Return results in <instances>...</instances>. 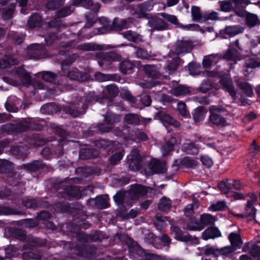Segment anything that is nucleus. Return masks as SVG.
Wrapping results in <instances>:
<instances>
[{
	"label": "nucleus",
	"mask_w": 260,
	"mask_h": 260,
	"mask_svg": "<svg viewBox=\"0 0 260 260\" xmlns=\"http://www.w3.org/2000/svg\"><path fill=\"white\" fill-rule=\"evenodd\" d=\"M132 20L131 18L121 20L115 18L111 25L106 18L101 17L99 18V22L102 26L98 28V32L100 34H103L109 32L112 30L120 31L123 29L127 28L130 27L131 23H132Z\"/></svg>",
	"instance_id": "obj_1"
},
{
	"label": "nucleus",
	"mask_w": 260,
	"mask_h": 260,
	"mask_svg": "<svg viewBox=\"0 0 260 260\" xmlns=\"http://www.w3.org/2000/svg\"><path fill=\"white\" fill-rule=\"evenodd\" d=\"M209 110L210 113L209 121L213 125L218 127H224L228 125L226 118L220 114L221 112L224 111L223 108L212 106L209 108Z\"/></svg>",
	"instance_id": "obj_2"
},
{
	"label": "nucleus",
	"mask_w": 260,
	"mask_h": 260,
	"mask_svg": "<svg viewBox=\"0 0 260 260\" xmlns=\"http://www.w3.org/2000/svg\"><path fill=\"white\" fill-rule=\"evenodd\" d=\"M247 196H248L249 199L247 201L243 212L246 218L254 219L256 210L253 206V205L256 202L257 198L256 195L253 192L247 193Z\"/></svg>",
	"instance_id": "obj_3"
},
{
	"label": "nucleus",
	"mask_w": 260,
	"mask_h": 260,
	"mask_svg": "<svg viewBox=\"0 0 260 260\" xmlns=\"http://www.w3.org/2000/svg\"><path fill=\"white\" fill-rule=\"evenodd\" d=\"M141 156L137 149L132 150L127 157V162L128 164L129 168L133 171L139 170L141 166Z\"/></svg>",
	"instance_id": "obj_4"
},
{
	"label": "nucleus",
	"mask_w": 260,
	"mask_h": 260,
	"mask_svg": "<svg viewBox=\"0 0 260 260\" xmlns=\"http://www.w3.org/2000/svg\"><path fill=\"white\" fill-rule=\"evenodd\" d=\"M148 187L141 184L132 185L128 192V197L132 200L139 199L148 193Z\"/></svg>",
	"instance_id": "obj_5"
},
{
	"label": "nucleus",
	"mask_w": 260,
	"mask_h": 260,
	"mask_svg": "<svg viewBox=\"0 0 260 260\" xmlns=\"http://www.w3.org/2000/svg\"><path fill=\"white\" fill-rule=\"evenodd\" d=\"M164 164L158 160L152 159L145 169L146 175L149 176L164 171Z\"/></svg>",
	"instance_id": "obj_6"
},
{
	"label": "nucleus",
	"mask_w": 260,
	"mask_h": 260,
	"mask_svg": "<svg viewBox=\"0 0 260 260\" xmlns=\"http://www.w3.org/2000/svg\"><path fill=\"white\" fill-rule=\"evenodd\" d=\"M44 52V46L42 44H36L28 47L26 53L28 58L38 59L43 57Z\"/></svg>",
	"instance_id": "obj_7"
},
{
	"label": "nucleus",
	"mask_w": 260,
	"mask_h": 260,
	"mask_svg": "<svg viewBox=\"0 0 260 260\" xmlns=\"http://www.w3.org/2000/svg\"><path fill=\"white\" fill-rule=\"evenodd\" d=\"M219 82L222 86V88L228 92L233 99L235 101L237 98V91L235 88L232 79L229 76H226L221 77Z\"/></svg>",
	"instance_id": "obj_8"
},
{
	"label": "nucleus",
	"mask_w": 260,
	"mask_h": 260,
	"mask_svg": "<svg viewBox=\"0 0 260 260\" xmlns=\"http://www.w3.org/2000/svg\"><path fill=\"white\" fill-rule=\"evenodd\" d=\"M153 5V0H149L139 4L135 11L137 17L139 18H147V14L146 12L151 10Z\"/></svg>",
	"instance_id": "obj_9"
},
{
	"label": "nucleus",
	"mask_w": 260,
	"mask_h": 260,
	"mask_svg": "<svg viewBox=\"0 0 260 260\" xmlns=\"http://www.w3.org/2000/svg\"><path fill=\"white\" fill-rule=\"evenodd\" d=\"M216 220L215 216L208 213L203 214L200 216V223L196 224L194 229L203 230L205 226L213 224Z\"/></svg>",
	"instance_id": "obj_10"
},
{
	"label": "nucleus",
	"mask_w": 260,
	"mask_h": 260,
	"mask_svg": "<svg viewBox=\"0 0 260 260\" xmlns=\"http://www.w3.org/2000/svg\"><path fill=\"white\" fill-rule=\"evenodd\" d=\"M192 47V42L190 41H178L175 46V52L177 54L187 53L191 50Z\"/></svg>",
	"instance_id": "obj_11"
},
{
	"label": "nucleus",
	"mask_w": 260,
	"mask_h": 260,
	"mask_svg": "<svg viewBox=\"0 0 260 260\" xmlns=\"http://www.w3.org/2000/svg\"><path fill=\"white\" fill-rule=\"evenodd\" d=\"M62 197L71 200L72 198L80 199L82 193L77 186H68L62 193Z\"/></svg>",
	"instance_id": "obj_12"
},
{
	"label": "nucleus",
	"mask_w": 260,
	"mask_h": 260,
	"mask_svg": "<svg viewBox=\"0 0 260 260\" xmlns=\"http://www.w3.org/2000/svg\"><path fill=\"white\" fill-rule=\"evenodd\" d=\"M238 88L247 96L251 97L253 95V91L252 85L249 83L241 81L239 79L235 80Z\"/></svg>",
	"instance_id": "obj_13"
},
{
	"label": "nucleus",
	"mask_w": 260,
	"mask_h": 260,
	"mask_svg": "<svg viewBox=\"0 0 260 260\" xmlns=\"http://www.w3.org/2000/svg\"><path fill=\"white\" fill-rule=\"evenodd\" d=\"M72 5L76 6H83L86 8L92 7V10L97 12L100 8V4H93L91 0H72Z\"/></svg>",
	"instance_id": "obj_14"
},
{
	"label": "nucleus",
	"mask_w": 260,
	"mask_h": 260,
	"mask_svg": "<svg viewBox=\"0 0 260 260\" xmlns=\"http://www.w3.org/2000/svg\"><path fill=\"white\" fill-rule=\"evenodd\" d=\"M223 58L229 61H233L234 63H236L238 60L241 59V57L238 50L229 48L227 51L223 54Z\"/></svg>",
	"instance_id": "obj_15"
},
{
	"label": "nucleus",
	"mask_w": 260,
	"mask_h": 260,
	"mask_svg": "<svg viewBox=\"0 0 260 260\" xmlns=\"http://www.w3.org/2000/svg\"><path fill=\"white\" fill-rule=\"evenodd\" d=\"M65 62L62 63V70L64 74H67V76L70 78L71 80L82 81L83 80V77L82 76V73L79 72V71L76 69H73L70 70L69 72L68 70L65 68Z\"/></svg>",
	"instance_id": "obj_16"
},
{
	"label": "nucleus",
	"mask_w": 260,
	"mask_h": 260,
	"mask_svg": "<svg viewBox=\"0 0 260 260\" xmlns=\"http://www.w3.org/2000/svg\"><path fill=\"white\" fill-rule=\"evenodd\" d=\"M220 236V231L215 227L209 228L205 230L202 234V238L205 240L209 239H214Z\"/></svg>",
	"instance_id": "obj_17"
},
{
	"label": "nucleus",
	"mask_w": 260,
	"mask_h": 260,
	"mask_svg": "<svg viewBox=\"0 0 260 260\" xmlns=\"http://www.w3.org/2000/svg\"><path fill=\"white\" fill-rule=\"evenodd\" d=\"M228 239L231 243V246L235 249L240 248L242 244V240L241 235L236 233H231L228 237Z\"/></svg>",
	"instance_id": "obj_18"
},
{
	"label": "nucleus",
	"mask_w": 260,
	"mask_h": 260,
	"mask_svg": "<svg viewBox=\"0 0 260 260\" xmlns=\"http://www.w3.org/2000/svg\"><path fill=\"white\" fill-rule=\"evenodd\" d=\"M150 26L157 30H162L168 27V24L160 18H156L150 21Z\"/></svg>",
	"instance_id": "obj_19"
},
{
	"label": "nucleus",
	"mask_w": 260,
	"mask_h": 260,
	"mask_svg": "<svg viewBox=\"0 0 260 260\" xmlns=\"http://www.w3.org/2000/svg\"><path fill=\"white\" fill-rule=\"evenodd\" d=\"M244 29L239 25L228 26L224 29V33L230 37L242 33Z\"/></svg>",
	"instance_id": "obj_20"
},
{
	"label": "nucleus",
	"mask_w": 260,
	"mask_h": 260,
	"mask_svg": "<svg viewBox=\"0 0 260 260\" xmlns=\"http://www.w3.org/2000/svg\"><path fill=\"white\" fill-rule=\"evenodd\" d=\"M19 60L14 56L7 57L6 58L0 59V68L4 69L10 66L18 64Z\"/></svg>",
	"instance_id": "obj_21"
},
{
	"label": "nucleus",
	"mask_w": 260,
	"mask_h": 260,
	"mask_svg": "<svg viewBox=\"0 0 260 260\" xmlns=\"http://www.w3.org/2000/svg\"><path fill=\"white\" fill-rule=\"evenodd\" d=\"M124 120L128 124L137 125L140 123V117L137 114L128 113L125 115Z\"/></svg>",
	"instance_id": "obj_22"
},
{
	"label": "nucleus",
	"mask_w": 260,
	"mask_h": 260,
	"mask_svg": "<svg viewBox=\"0 0 260 260\" xmlns=\"http://www.w3.org/2000/svg\"><path fill=\"white\" fill-rule=\"evenodd\" d=\"M171 231L175 235V238L179 240L186 241L189 240V236L188 235H184L182 230L176 226H172Z\"/></svg>",
	"instance_id": "obj_23"
},
{
	"label": "nucleus",
	"mask_w": 260,
	"mask_h": 260,
	"mask_svg": "<svg viewBox=\"0 0 260 260\" xmlns=\"http://www.w3.org/2000/svg\"><path fill=\"white\" fill-rule=\"evenodd\" d=\"M44 165L41 161L35 160L31 163L24 164L23 167L30 172H36L44 168Z\"/></svg>",
	"instance_id": "obj_24"
},
{
	"label": "nucleus",
	"mask_w": 260,
	"mask_h": 260,
	"mask_svg": "<svg viewBox=\"0 0 260 260\" xmlns=\"http://www.w3.org/2000/svg\"><path fill=\"white\" fill-rule=\"evenodd\" d=\"M188 88L183 85H179L176 87L171 89L170 92L176 96L184 95L189 92Z\"/></svg>",
	"instance_id": "obj_25"
},
{
	"label": "nucleus",
	"mask_w": 260,
	"mask_h": 260,
	"mask_svg": "<svg viewBox=\"0 0 260 260\" xmlns=\"http://www.w3.org/2000/svg\"><path fill=\"white\" fill-rule=\"evenodd\" d=\"M181 60L179 57H175L172 59L168 65L166 67V72L171 74L174 72L181 63Z\"/></svg>",
	"instance_id": "obj_26"
},
{
	"label": "nucleus",
	"mask_w": 260,
	"mask_h": 260,
	"mask_svg": "<svg viewBox=\"0 0 260 260\" xmlns=\"http://www.w3.org/2000/svg\"><path fill=\"white\" fill-rule=\"evenodd\" d=\"M244 67L246 69L260 67V60L252 57H248L245 60Z\"/></svg>",
	"instance_id": "obj_27"
},
{
	"label": "nucleus",
	"mask_w": 260,
	"mask_h": 260,
	"mask_svg": "<svg viewBox=\"0 0 260 260\" xmlns=\"http://www.w3.org/2000/svg\"><path fill=\"white\" fill-rule=\"evenodd\" d=\"M192 20L194 21L201 22L203 20V14L201 12L200 8L197 6H192L191 8Z\"/></svg>",
	"instance_id": "obj_28"
},
{
	"label": "nucleus",
	"mask_w": 260,
	"mask_h": 260,
	"mask_svg": "<svg viewBox=\"0 0 260 260\" xmlns=\"http://www.w3.org/2000/svg\"><path fill=\"white\" fill-rule=\"evenodd\" d=\"M105 59L99 62L100 66L103 67L106 63V60L108 61H119L120 59V56L113 52H108L104 55Z\"/></svg>",
	"instance_id": "obj_29"
},
{
	"label": "nucleus",
	"mask_w": 260,
	"mask_h": 260,
	"mask_svg": "<svg viewBox=\"0 0 260 260\" xmlns=\"http://www.w3.org/2000/svg\"><path fill=\"white\" fill-rule=\"evenodd\" d=\"M143 70L148 76L152 78L157 77L159 75L155 66L145 65L143 67Z\"/></svg>",
	"instance_id": "obj_30"
},
{
	"label": "nucleus",
	"mask_w": 260,
	"mask_h": 260,
	"mask_svg": "<svg viewBox=\"0 0 260 260\" xmlns=\"http://www.w3.org/2000/svg\"><path fill=\"white\" fill-rule=\"evenodd\" d=\"M164 124L167 126V125H171L175 127L180 126V123L169 115L165 114L161 118Z\"/></svg>",
	"instance_id": "obj_31"
},
{
	"label": "nucleus",
	"mask_w": 260,
	"mask_h": 260,
	"mask_svg": "<svg viewBox=\"0 0 260 260\" xmlns=\"http://www.w3.org/2000/svg\"><path fill=\"white\" fill-rule=\"evenodd\" d=\"M0 214L5 215H19L23 212L7 206H0Z\"/></svg>",
	"instance_id": "obj_32"
},
{
	"label": "nucleus",
	"mask_w": 260,
	"mask_h": 260,
	"mask_svg": "<svg viewBox=\"0 0 260 260\" xmlns=\"http://www.w3.org/2000/svg\"><path fill=\"white\" fill-rule=\"evenodd\" d=\"M183 150L187 153L196 154L199 152L198 147L192 142H186L183 144Z\"/></svg>",
	"instance_id": "obj_33"
},
{
	"label": "nucleus",
	"mask_w": 260,
	"mask_h": 260,
	"mask_svg": "<svg viewBox=\"0 0 260 260\" xmlns=\"http://www.w3.org/2000/svg\"><path fill=\"white\" fill-rule=\"evenodd\" d=\"M123 36L128 41L136 42L141 40L140 35L132 30L126 31L122 34Z\"/></svg>",
	"instance_id": "obj_34"
},
{
	"label": "nucleus",
	"mask_w": 260,
	"mask_h": 260,
	"mask_svg": "<svg viewBox=\"0 0 260 260\" xmlns=\"http://www.w3.org/2000/svg\"><path fill=\"white\" fill-rule=\"evenodd\" d=\"M42 21V18L38 14L32 15L28 21L29 26L34 28L39 26Z\"/></svg>",
	"instance_id": "obj_35"
},
{
	"label": "nucleus",
	"mask_w": 260,
	"mask_h": 260,
	"mask_svg": "<svg viewBox=\"0 0 260 260\" xmlns=\"http://www.w3.org/2000/svg\"><path fill=\"white\" fill-rule=\"evenodd\" d=\"M95 145L99 148H103L109 150L113 145V142L106 140H100L95 141Z\"/></svg>",
	"instance_id": "obj_36"
},
{
	"label": "nucleus",
	"mask_w": 260,
	"mask_h": 260,
	"mask_svg": "<svg viewBox=\"0 0 260 260\" xmlns=\"http://www.w3.org/2000/svg\"><path fill=\"white\" fill-rule=\"evenodd\" d=\"M166 217H162L159 214L155 215L154 224L157 229L161 230L166 226Z\"/></svg>",
	"instance_id": "obj_37"
},
{
	"label": "nucleus",
	"mask_w": 260,
	"mask_h": 260,
	"mask_svg": "<svg viewBox=\"0 0 260 260\" xmlns=\"http://www.w3.org/2000/svg\"><path fill=\"white\" fill-rule=\"evenodd\" d=\"M13 169V164L8 160H0V172L6 173Z\"/></svg>",
	"instance_id": "obj_38"
},
{
	"label": "nucleus",
	"mask_w": 260,
	"mask_h": 260,
	"mask_svg": "<svg viewBox=\"0 0 260 260\" xmlns=\"http://www.w3.org/2000/svg\"><path fill=\"white\" fill-rule=\"evenodd\" d=\"M205 111L203 108L198 107L194 112L193 117L196 122L202 120L205 116Z\"/></svg>",
	"instance_id": "obj_39"
},
{
	"label": "nucleus",
	"mask_w": 260,
	"mask_h": 260,
	"mask_svg": "<svg viewBox=\"0 0 260 260\" xmlns=\"http://www.w3.org/2000/svg\"><path fill=\"white\" fill-rule=\"evenodd\" d=\"M12 153L21 157H25L27 155V149L22 146H15L11 148Z\"/></svg>",
	"instance_id": "obj_40"
},
{
	"label": "nucleus",
	"mask_w": 260,
	"mask_h": 260,
	"mask_svg": "<svg viewBox=\"0 0 260 260\" xmlns=\"http://www.w3.org/2000/svg\"><path fill=\"white\" fill-rule=\"evenodd\" d=\"M64 0H49L46 7L49 10H55L63 5Z\"/></svg>",
	"instance_id": "obj_41"
},
{
	"label": "nucleus",
	"mask_w": 260,
	"mask_h": 260,
	"mask_svg": "<svg viewBox=\"0 0 260 260\" xmlns=\"http://www.w3.org/2000/svg\"><path fill=\"white\" fill-rule=\"evenodd\" d=\"M219 190L224 194L229 193L232 190L231 184L228 180H223L218 185Z\"/></svg>",
	"instance_id": "obj_42"
},
{
	"label": "nucleus",
	"mask_w": 260,
	"mask_h": 260,
	"mask_svg": "<svg viewBox=\"0 0 260 260\" xmlns=\"http://www.w3.org/2000/svg\"><path fill=\"white\" fill-rule=\"evenodd\" d=\"M246 22L247 26L252 27L258 23V19L256 15L248 14L246 17Z\"/></svg>",
	"instance_id": "obj_43"
},
{
	"label": "nucleus",
	"mask_w": 260,
	"mask_h": 260,
	"mask_svg": "<svg viewBox=\"0 0 260 260\" xmlns=\"http://www.w3.org/2000/svg\"><path fill=\"white\" fill-rule=\"evenodd\" d=\"M171 207V201L170 200L164 197L162 198L159 203L158 209L162 211H166L169 210Z\"/></svg>",
	"instance_id": "obj_44"
},
{
	"label": "nucleus",
	"mask_w": 260,
	"mask_h": 260,
	"mask_svg": "<svg viewBox=\"0 0 260 260\" xmlns=\"http://www.w3.org/2000/svg\"><path fill=\"white\" fill-rule=\"evenodd\" d=\"M181 165L187 168H193L197 165L198 162L194 159L186 157L181 159Z\"/></svg>",
	"instance_id": "obj_45"
},
{
	"label": "nucleus",
	"mask_w": 260,
	"mask_h": 260,
	"mask_svg": "<svg viewBox=\"0 0 260 260\" xmlns=\"http://www.w3.org/2000/svg\"><path fill=\"white\" fill-rule=\"evenodd\" d=\"M96 205L101 209H105L108 207V199L107 197H99L95 200Z\"/></svg>",
	"instance_id": "obj_46"
},
{
	"label": "nucleus",
	"mask_w": 260,
	"mask_h": 260,
	"mask_svg": "<svg viewBox=\"0 0 260 260\" xmlns=\"http://www.w3.org/2000/svg\"><path fill=\"white\" fill-rule=\"evenodd\" d=\"M22 204L25 207L28 208H35L38 207L39 205V203L37 200L28 198L24 199L22 201Z\"/></svg>",
	"instance_id": "obj_47"
},
{
	"label": "nucleus",
	"mask_w": 260,
	"mask_h": 260,
	"mask_svg": "<svg viewBox=\"0 0 260 260\" xmlns=\"http://www.w3.org/2000/svg\"><path fill=\"white\" fill-rule=\"evenodd\" d=\"M123 156V150L115 153L109 158L110 162L112 165H116L119 162Z\"/></svg>",
	"instance_id": "obj_48"
},
{
	"label": "nucleus",
	"mask_w": 260,
	"mask_h": 260,
	"mask_svg": "<svg viewBox=\"0 0 260 260\" xmlns=\"http://www.w3.org/2000/svg\"><path fill=\"white\" fill-rule=\"evenodd\" d=\"M226 207V203L224 201H218L215 204H212L209 209L212 211H221L224 210Z\"/></svg>",
	"instance_id": "obj_49"
},
{
	"label": "nucleus",
	"mask_w": 260,
	"mask_h": 260,
	"mask_svg": "<svg viewBox=\"0 0 260 260\" xmlns=\"http://www.w3.org/2000/svg\"><path fill=\"white\" fill-rule=\"evenodd\" d=\"M159 15L164 19L174 25H179L177 17L174 15H170L166 13H161Z\"/></svg>",
	"instance_id": "obj_50"
},
{
	"label": "nucleus",
	"mask_w": 260,
	"mask_h": 260,
	"mask_svg": "<svg viewBox=\"0 0 260 260\" xmlns=\"http://www.w3.org/2000/svg\"><path fill=\"white\" fill-rule=\"evenodd\" d=\"M211 20H219L218 14L217 12L212 11L209 13H203V21Z\"/></svg>",
	"instance_id": "obj_51"
},
{
	"label": "nucleus",
	"mask_w": 260,
	"mask_h": 260,
	"mask_svg": "<svg viewBox=\"0 0 260 260\" xmlns=\"http://www.w3.org/2000/svg\"><path fill=\"white\" fill-rule=\"evenodd\" d=\"M136 51L135 53L138 58L141 59H148L150 57V54L147 51L144 50L140 47H135Z\"/></svg>",
	"instance_id": "obj_52"
},
{
	"label": "nucleus",
	"mask_w": 260,
	"mask_h": 260,
	"mask_svg": "<svg viewBox=\"0 0 260 260\" xmlns=\"http://www.w3.org/2000/svg\"><path fill=\"white\" fill-rule=\"evenodd\" d=\"M121 117L119 115L114 114H111L106 115L105 117V121L108 122V124L112 126V124L114 123L119 122L120 120Z\"/></svg>",
	"instance_id": "obj_53"
},
{
	"label": "nucleus",
	"mask_w": 260,
	"mask_h": 260,
	"mask_svg": "<svg viewBox=\"0 0 260 260\" xmlns=\"http://www.w3.org/2000/svg\"><path fill=\"white\" fill-rule=\"evenodd\" d=\"M220 10L223 12L231 11L233 8V6L230 1H223L219 2Z\"/></svg>",
	"instance_id": "obj_54"
},
{
	"label": "nucleus",
	"mask_w": 260,
	"mask_h": 260,
	"mask_svg": "<svg viewBox=\"0 0 260 260\" xmlns=\"http://www.w3.org/2000/svg\"><path fill=\"white\" fill-rule=\"evenodd\" d=\"M125 192L119 191L114 196V200L118 205H122L125 202Z\"/></svg>",
	"instance_id": "obj_55"
},
{
	"label": "nucleus",
	"mask_w": 260,
	"mask_h": 260,
	"mask_svg": "<svg viewBox=\"0 0 260 260\" xmlns=\"http://www.w3.org/2000/svg\"><path fill=\"white\" fill-rule=\"evenodd\" d=\"M42 78L43 80L49 82H53L56 75L50 72H45L41 74Z\"/></svg>",
	"instance_id": "obj_56"
},
{
	"label": "nucleus",
	"mask_w": 260,
	"mask_h": 260,
	"mask_svg": "<svg viewBox=\"0 0 260 260\" xmlns=\"http://www.w3.org/2000/svg\"><path fill=\"white\" fill-rule=\"evenodd\" d=\"M177 109L181 116L183 117H187L189 115V112L186 109V105L184 103H179L177 105Z\"/></svg>",
	"instance_id": "obj_57"
},
{
	"label": "nucleus",
	"mask_w": 260,
	"mask_h": 260,
	"mask_svg": "<svg viewBox=\"0 0 260 260\" xmlns=\"http://www.w3.org/2000/svg\"><path fill=\"white\" fill-rule=\"evenodd\" d=\"M249 153L256 155L260 152V146L258 145L256 141L254 140L252 141L249 148Z\"/></svg>",
	"instance_id": "obj_58"
},
{
	"label": "nucleus",
	"mask_w": 260,
	"mask_h": 260,
	"mask_svg": "<svg viewBox=\"0 0 260 260\" xmlns=\"http://www.w3.org/2000/svg\"><path fill=\"white\" fill-rule=\"evenodd\" d=\"M200 66L192 63L189 65V71L190 75L193 76L199 75L200 74Z\"/></svg>",
	"instance_id": "obj_59"
},
{
	"label": "nucleus",
	"mask_w": 260,
	"mask_h": 260,
	"mask_svg": "<svg viewBox=\"0 0 260 260\" xmlns=\"http://www.w3.org/2000/svg\"><path fill=\"white\" fill-rule=\"evenodd\" d=\"M91 150L90 149L82 150L80 152V157L82 159H86L92 158L93 156H98V153L96 152V154L92 155L91 154Z\"/></svg>",
	"instance_id": "obj_60"
},
{
	"label": "nucleus",
	"mask_w": 260,
	"mask_h": 260,
	"mask_svg": "<svg viewBox=\"0 0 260 260\" xmlns=\"http://www.w3.org/2000/svg\"><path fill=\"white\" fill-rule=\"evenodd\" d=\"M17 74L22 81L28 82L30 80V75L23 69H20Z\"/></svg>",
	"instance_id": "obj_61"
},
{
	"label": "nucleus",
	"mask_w": 260,
	"mask_h": 260,
	"mask_svg": "<svg viewBox=\"0 0 260 260\" xmlns=\"http://www.w3.org/2000/svg\"><path fill=\"white\" fill-rule=\"evenodd\" d=\"M13 12L14 10L12 8L4 9L2 12L3 18L5 20L11 19L12 17Z\"/></svg>",
	"instance_id": "obj_62"
},
{
	"label": "nucleus",
	"mask_w": 260,
	"mask_h": 260,
	"mask_svg": "<svg viewBox=\"0 0 260 260\" xmlns=\"http://www.w3.org/2000/svg\"><path fill=\"white\" fill-rule=\"evenodd\" d=\"M98 132L101 133H107L110 132L112 129V126L108 124V122L106 123H101L98 126Z\"/></svg>",
	"instance_id": "obj_63"
},
{
	"label": "nucleus",
	"mask_w": 260,
	"mask_h": 260,
	"mask_svg": "<svg viewBox=\"0 0 260 260\" xmlns=\"http://www.w3.org/2000/svg\"><path fill=\"white\" fill-rule=\"evenodd\" d=\"M106 89L108 94L111 97L115 96L118 93V88L115 85H108Z\"/></svg>",
	"instance_id": "obj_64"
}]
</instances>
